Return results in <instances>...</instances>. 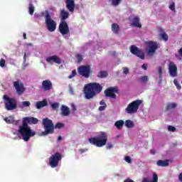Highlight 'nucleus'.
I'll return each mask as SVG.
<instances>
[{
  "mask_svg": "<svg viewBox=\"0 0 182 182\" xmlns=\"http://www.w3.org/2000/svg\"><path fill=\"white\" fill-rule=\"evenodd\" d=\"M39 119L33 117H25L23 118L22 124L18 127V133L21 136L24 141H29L31 137L36 135L28 124H38Z\"/></svg>",
  "mask_w": 182,
  "mask_h": 182,
  "instance_id": "nucleus-1",
  "label": "nucleus"
},
{
  "mask_svg": "<svg viewBox=\"0 0 182 182\" xmlns=\"http://www.w3.org/2000/svg\"><path fill=\"white\" fill-rule=\"evenodd\" d=\"M103 90V87L97 82H90L85 85L84 95L85 99L90 100L95 96H97Z\"/></svg>",
  "mask_w": 182,
  "mask_h": 182,
  "instance_id": "nucleus-2",
  "label": "nucleus"
},
{
  "mask_svg": "<svg viewBox=\"0 0 182 182\" xmlns=\"http://www.w3.org/2000/svg\"><path fill=\"white\" fill-rule=\"evenodd\" d=\"M43 125L44 127V132L41 133V136H48V134H53L55 133V129H63L65 127V124L61 122H58L55 125L53 124L52 119L46 117L43 119Z\"/></svg>",
  "mask_w": 182,
  "mask_h": 182,
  "instance_id": "nucleus-3",
  "label": "nucleus"
},
{
  "mask_svg": "<svg viewBox=\"0 0 182 182\" xmlns=\"http://www.w3.org/2000/svg\"><path fill=\"white\" fill-rule=\"evenodd\" d=\"M42 16L45 18V24L47 28L48 32H55L56 31V21L52 19V16H50V13L49 11L46 10L41 12Z\"/></svg>",
  "mask_w": 182,
  "mask_h": 182,
  "instance_id": "nucleus-4",
  "label": "nucleus"
},
{
  "mask_svg": "<svg viewBox=\"0 0 182 182\" xmlns=\"http://www.w3.org/2000/svg\"><path fill=\"white\" fill-rule=\"evenodd\" d=\"M90 144H93L97 147H103L107 143V135L105 132H102L98 136L88 139Z\"/></svg>",
  "mask_w": 182,
  "mask_h": 182,
  "instance_id": "nucleus-5",
  "label": "nucleus"
},
{
  "mask_svg": "<svg viewBox=\"0 0 182 182\" xmlns=\"http://www.w3.org/2000/svg\"><path fill=\"white\" fill-rule=\"evenodd\" d=\"M4 106L6 110H15L18 107V104L15 98L9 97L8 95L3 96Z\"/></svg>",
  "mask_w": 182,
  "mask_h": 182,
  "instance_id": "nucleus-6",
  "label": "nucleus"
},
{
  "mask_svg": "<svg viewBox=\"0 0 182 182\" xmlns=\"http://www.w3.org/2000/svg\"><path fill=\"white\" fill-rule=\"evenodd\" d=\"M60 160H62V155L59 152H55L49 158L48 164L52 168H55L59 166Z\"/></svg>",
  "mask_w": 182,
  "mask_h": 182,
  "instance_id": "nucleus-7",
  "label": "nucleus"
},
{
  "mask_svg": "<svg viewBox=\"0 0 182 182\" xmlns=\"http://www.w3.org/2000/svg\"><path fill=\"white\" fill-rule=\"evenodd\" d=\"M142 101L141 100H136L131 102L127 107L126 108L127 113L129 114H132L133 113H137V110H139V107L141 105Z\"/></svg>",
  "mask_w": 182,
  "mask_h": 182,
  "instance_id": "nucleus-8",
  "label": "nucleus"
},
{
  "mask_svg": "<svg viewBox=\"0 0 182 182\" xmlns=\"http://www.w3.org/2000/svg\"><path fill=\"white\" fill-rule=\"evenodd\" d=\"M77 71L80 76L85 77V79H89L90 77V73H92V70H90V65H81L78 67Z\"/></svg>",
  "mask_w": 182,
  "mask_h": 182,
  "instance_id": "nucleus-9",
  "label": "nucleus"
},
{
  "mask_svg": "<svg viewBox=\"0 0 182 182\" xmlns=\"http://www.w3.org/2000/svg\"><path fill=\"white\" fill-rule=\"evenodd\" d=\"M13 86L16 89V92L18 96H22V95L25 93V90H26L25 85L21 80L14 81L13 82Z\"/></svg>",
  "mask_w": 182,
  "mask_h": 182,
  "instance_id": "nucleus-10",
  "label": "nucleus"
},
{
  "mask_svg": "<svg viewBox=\"0 0 182 182\" xmlns=\"http://www.w3.org/2000/svg\"><path fill=\"white\" fill-rule=\"evenodd\" d=\"M129 50L132 55H134L135 56H137V58H139L142 60L144 59V52H143V50L139 49L137 48V46L132 45L129 48Z\"/></svg>",
  "mask_w": 182,
  "mask_h": 182,
  "instance_id": "nucleus-11",
  "label": "nucleus"
},
{
  "mask_svg": "<svg viewBox=\"0 0 182 182\" xmlns=\"http://www.w3.org/2000/svg\"><path fill=\"white\" fill-rule=\"evenodd\" d=\"M58 30L60 33L65 36V35H69L70 33V30H69V26L66 21H60L58 26Z\"/></svg>",
  "mask_w": 182,
  "mask_h": 182,
  "instance_id": "nucleus-12",
  "label": "nucleus"
},
{
  "mask_svg": "<svg viewBox=\"0 0 182 182\" xmlns=\"http://www.w3.org/2000/svg\"><path fill=\"white\" fill-rule=\"evenodd\" d=\"M147 45L149 48L147 54L154 55V53H156V50L159 48V43L156 41H151L147 43Z\"/></svg>",
  "mask_w": 182,
  "mask_h": 182,
  "instance_id": "nucleus-13",
  "label": "nucleus"
},
{
  "mask_svg": "<svg viewBox=\"0 0 182 182\" xmlns=\"http://www.w3.org/2000/svg\"><path fill=\"white\" fill-rule=\"evenodd\" d=\"M114 93H117V88L116 87H109L105 91L106 97H111L112 99H116V94Z\"/></svg>",
  "mask_w": 182,
  "mask_h": 182,
  "instance_id": "nucleus-14",
  "label": "nucleus"
},
{
  "mask_svg": "<svg viewBox=\"0 0 182 182\" xmlns=\"http://www.w3.org/2000/svg\"><path fill=\"white\" fill-rule=\"evenodd\" d=\"M65 2L66 4L65 8L69 11V12H71L73 14L75 12V0H65Z\"/></svg>",
  "mask_w": 182,
  "mask_h": 182,
  "instance_id": "nucleus-15",
  "label": "nucleus"
},
{
  "mask_svg": "<svg viewBox=\"0 0 182 182\" xmlns=\"http://www.w3.org/2000/svg\"><path fill=\"white\" fill-rule=\"evenodd\" d=\"M46 60L48 63H52V62H53L54 63H57L58 65H60V63H62V60L60 59L59 57H58V55H52L48 57Z\"/></svg>",
  "mask_w": 182,
  "mask_h": 182,
  "instance_id": "nucleus-16",
  "label": "nucleus"
},
{
  "mask_svg": "<svg viewBox=\"0 0 182 182\" xmlns=\"http://www.w3.org/2000/svg\"><path fill=\"white\" fill-rule=\"evenodd\" d=\"M169 74L172 77L177 76V66L173 62L169 63Z\"/></svg>",
  "mask_w": 182,
  "mask_h": 182,
  "instance_id": "nucleus-17",
  "label": "nucleus"
},
{
  "mask_svg": "<svg viewBox=\"0 0 182 182\" xmlns=\"http://www.w3.org/2000/svg\"><path fill=\"white\" fill-rule=\"evenodd\" d=\"M42 87L43 90H50L53 87L50 80H46L42 82Z\"/></svg>",
  "mask_w": 182,
  "mask_h": 182,
  "instance_id": "nucleus-18",
  "label": "nucleus"
},
{
  "mask_svg": "<svg viewBox=\"0 0 182 182\" xmlns=\"http://www.w3.org/2000/svg\"><path fill=\"white\" fill-rule=\"evenodd\" d=\"M69 12L66 11L65 9H61L60 11V18L61 19L60 22H66V19L69 18Z\"/></svg>",
  "mask_w": 182,
  "mask_h": 182,
  "instance_id": "nucleus-19",
  "label": "nucleus"
},
{
  "mask_svg": "<svg viewBox=\"0 0 182 182\" xmlns=\"http://www.w3.org/2000/svg\"><path fill=\"white\" fill-rule=\"evenodd\" d=\"M131 26H134L135 28H141V24L140 23V18L139 16H134L132 19Z\"/></svg>",
  "mask_w": 182,
  "mask_h": 182,
  "instance_id": "nucleus-20",
  "label": "nucleus"
},
{
  "mask_svg": "<svg viewBox=\"0 0 182 182\" xmlns=\"http://www.w3.org/2000/svg\"><path fill=\"white\" fill-rule=\"evenodd\" d=\"M61 116L68 117L70 114V109L66 105H61Z\"/></svg>",
  "mask_w": 182,
  "mask_h": 182,
  "instance_id": "nucleus-21",
  "label": "nucleus"
},
{
  "mask_svg": "<svg viewBox=\"0 0 182 182\" xmlns=\"http://www.w3.org/2000/svg\"><path fill=\"white\" fill-rule=\"evenodd\" d=\"M141 182H159V176L156 173H154L152 181H150L149 178H143Z\"/></svg>",
  "mask_w": 182,
  "mask_h": 182,
  "instance_id": "nucleus-22",
  "label": "nucleus"
},
{
  "mask_svg": "<svg viewBox=\"0 0 182 182\" xmlns=\"http://www.w3.org/2000/svg\"><path fill=\"white\" fill-rule=\"evenodd\" d=\"M46 106H48V101L46 100L39 101L36 103V109H42V107H45Z\"/></svg>",
  "mask_w": 182,
  "mask_h": 182,
  "instance_id": "nucleus-23",
  "label": "nucleus"
},
{
  "mask_svg": "<svg viewBox=\"0 0 182 182\" xmlns=\"http://www.w3.org/2000/svg\"><path fill=\"white\" fill-rule=\"evenodd\" d=\"M170 163V161L168 159L166 160H159L156 162L157 166L159 167H167Z\"/></svg>",
  "mask_w": 182,
  "mask_h": 182,
  "instance_id": "nucleus-24",
  "label": "nucleus"
},
{
  "mask_svg": "<svg viewBox=\"0 0 182 182\" xmlns=\"http://www.w3.org/2000/svg\"><path fill=\"white\" fill-rule=\"evenodd\" d=\"M114 126L118 130H122V129H123V126H124V121L122 119L118 120L114 123Z\"/></svg>",
  "mask_w": 182,
  "mask_h": 182,
  "instance_id": "nucleus-25",
  "label": "nucleus"
},
{
  "mask_svg": "<svg viewBox=\"0 0 182 182\" xmlns=\"http://www.w3.org/2000/svg\"><path fill=\"white\" fill-rule=\"evenodd\" d=\"M108 73H107V71L105 70H101L98 73V74L97 75V77H99L100 79H105V77H107L108 76Z\"/></svg>",
  "mask_w": 182,
  "mask_h": 182,
  "instance_id": "nucleus-26",
  "label": "nucleus"
},
{
  "mask_svg": "<svg viewBox=\"0 0 182 182\" xmlns=\"http://www.w3.org/2000/svg\"><path fill=\"white\" fill-rule=\"evenodd\" d=\"M112 31L114 33H119V31H120V27L117 23H113L112 25Z\"/></svg>",
  "mask_w": 182,
  "mask_h": 182,
  "instance_id": "nucleus-27",
  "label": "nucleus"
},
{
  "mask_svg": "<svg viewBox=\"0 0 182 182\" xmlns=\"http://www.w3.org/2000/svg\"><path fill=\"white\" fill-rule=\"evenodd\" d=\"M125 126L128 129H132V127H134V122L130 119H127L125 121Z\"/></svg>",
  "mask_w": 182,
  "mask_h": 182,
  "instance_id": "nucleus-28",
  "label": "nucleus"
},
{
  "mask_svg": "<svg viewBox=\"0 0 182 182\" xmlns=\"http://www.w3.org/2000/svg\"><path fill=\"white\" fill-rule=\"evenodd\" d=\"M60 106V104L59 102H53L50 104V107L53 111L55 110L58 111Z\"/></svg>",
  "mask_w": 182,
  "mask_h": 182,
  "instance_id": "nucleus-29",
  "label": "nucleus"
},
{
  "mask_svg": "<svg viewBox=\"0 0 182 182\" xmlns=\"http://www.w3.org/2000/svg\"><path fill=\"white\" fill-rule=\"evenodd\" d=\"M159 38L164 41L165 42H167L168 41V35L166 33V32H163L162 33L159 34Z\"/></svg>",
  "mask_w": 182,
  "mask_h": 182,
  "instance_id": "nucleus-30",
  "label": "nucleus"
},
{
  "mask_svg": "<svg viewBox=\"0 0 182 182\" xmlns=\"http://www.w3.org/2000/svg\"><path fill=\"white\" fill-rule=\"evenodd\" d=\"M31 107V102L29 101H23L21 103L20 107L23 109V107Z\"/></svg>",
  "mask_w": 182,
  "mask_h": 182,
  "instance_id": "nucleus-31",
  "label": "nucleus"
},
{
  "mask_svg": "<svg viewBox=\"0 0 182 182\" xmlns=\"http://www.w3.org/2000/svg\"><path fill=\"white\" fill-rule=\"evenodd\" d=\"M109 2H111L112 6H119L120 4L122 3V0H108Z\"/></svg>",
  "mask_w": 182,
  "mask_h": 182,
  "instance_id": "nucleus-32",
  "label": "nucleus"
},
{
  "mask_svg": "<svg viewBox=\"0 0 182 182\" xmlns=\"http://www.w3.org/2000/svg\"><path fill=\"white\" fill-rule=\"evenodd\" d=\"M14 117L12 116L4 118V122H6V123H7L8 124H12V123H14Z\"/></svg>",
  "mask_w": 182,
  "mask_h": 182,
  "instance_id": "nucleus-33",
  "label": "nucleus"
},
{
  "mask_svg": "<svg viewBox=\"0 0 182 182\" xmlns=\"http://www.w3.org/2000/svg\"><path fill=\"white\" fill-rule=\"evenodd\" d=\"M175 107H177V104L169 103L166 105V110H170V109H175Z\"/></svg>",
  "mask_w": 182,
  "mask_h": 182,
  "instance_id": "nucleus-34",
  "label": "nucleus"
},
{
  "mask_svg": "<svg viewBox=\"0 0 182 182\" xmlns=\"http://www.w3.org/2000/svg\"><path fill=\"white\" fill-rule=\"evenodd\" d=\"M28 12L30 15H33V12H35V6H33V4H29Z\"/></svg>",
  "mask_w": 182,
  "mask_h": 182,
  "instance_id": "nucleus-35",
  "label": "nucleus"
},
{
  "mask_svg": "<svg viewBox=\"0 0 182 182\" xmlns=\"http://www.w3.org/2000/svg\"><path fill=\"white\" fill-rule=\"evenodd\" d=\"M75 58L77 59V63H81L82 60H83V55L80 54H76Z\"/></svg>",
  "mask_w": 182,
  "mask_h": 182,
  "instance_id": "nucleus-36",
  "label": "nucleus"
},
{
  "mask_svg": "<svg viewBox=\"0 0 182 182\" xmlns=\"http://www.w3.org/2000/svg\"><path fill=\"white\" fill-rule=\"evenodd\" d=\"M140 82H141L142 83H146V82L149 81V77H147V75H144L142 76L139 78Z\"/></svg>",
  "mask_w": 182,
  "mask_h": 182,
  "instance_id": "nucleus-37",
  "label": "nucleus"
},
{
  "mask_svg": "<svg viewBox=\"0 0 182 182\" xmlns=\"http://www.w3.org/2000/svg\"><path fill=\"white\" fill-rule=\"evenodd\" d=\"M173 83H174L175 86H176V88L178 89V90H181V85H180V83H178V80L175 79L173 80Z\"/></svg>",
  "mask_w": 182,
  "mask_h": 182,
  "instance_id": "nucleus-38",
  "label": "nucleus"
},
{
  "mask_svg": "<svg viewBox=\"0 0 182 182\" xmlns=\"http://www.w3.org/2000/svg\"><path fill=\"white\" fill-rule=\"evenodd\" d=\"M168 132H176V127H173V126H171V125H169V126L168 127Z\"/></svg>",
  "mask_w": 182,
  "mask_h": 182,
  "instance_id": "nucleus-39",
  "label": "nucleus"
},
{
  "mask_svg": "<svg viewBox=\"0 0 182 182\" xmlns=\"http://www.w3.org/2000/svg\"><path fill=\"white\" fill-rule=\"evenodd\" d=\"M169 9L171 11H176V4L174 3H171L169 6Z\"/></svg>",
  "mask_w": 182,
  "mask_h": 182,
  "instance_id": "nucleus-40",
  "label": "nucleus"
},
{
  "mask_svg": "<svg viewBox=\"0 0 182 182\" xmlns=\"http://www.w3.org/2000/svg\"><path fill=\"white\" fill-rule=\"evenodd\" d=\"M77 75V73H76V70H73L72 71V75H69V79H72V77H75V76H76Z\"/></svg>",
  "mask_w": 182,
  "mask_h": 182,
  "instance_id": "nucleus-41",
  "label": "nucleus"
},
{
  "mask_svg": "<svg viewBox=\"0 0 182 182\" xmlns=\"http://www.w3.org/2000/svg\"><path fill=\"white\" fill-rule=\"evenodd\" d=\"M106 107H107V105H102L99 107L98 110L100 112H103V110H106Z\"/></svg>",
  "mask_w": 182,
  "mask_h": 182,
  "instance_id": "nucleus-42",
  "label": "nucleus"
},
{
  "mask_svg": "<svg viewBox=\"0 0 182 182\" xmlns=\"http://www.w3.org/2000/svg\"><path fill=\"white\" fill-rule=\"evenodd\" d=\"M0 66L1 68L5 67V60H4V58H1L0 60Z\"/></svg>",
  "mask_w": 182,
  "mask_h": 182,
  "instance_id": "nucleus-43",
  "label": "nucleus"
},
{
  "mask_svg": "<svg viewBox=\"0 0 182 182\" xmlns=\"http://www.w3.org/2000/svg\"><path fill=\"white\" fill-rule=\"evenodd\" d=\"M122 69H123L124 74V75H128V73H129V68L124 67Z\"/></svg>",
  "mask_w": 182,
  "mask_h": 182,
  "instance_id": "nucleus-44",
  "label": "nucleus"
},
{
  "mask_svg": "<svg viewBox=\"0 0 182 182\" xmlns=\"http://www.w3.org/2000/svg\"><path fill=\"white\" fill-rule=\"evenodd\" d=\"M124 160L127 161V163H132V159L130 156H125Z\"/></svg>",
  "mask_w": 182,
  "mask_h": 182,
  "instance_id": "nucleus-45",
  "label": "nucleus"
},
{
  "mask_svg": "<svg viewBox=\"0 0 182 182\" xmlns=\"http://www.w3.org/2000/svg\"><path fill=\"white\" fill-rule=\"evenodd\" d=\"M160 80L158 82L159 85H161V82L163 80V74H159Z\"/></svg>",
  "mask_w": 182,
  "mask_h": 182,
  "instance_id": "nucleus-46",
  "label": "nucleus"
},
{
  "mask_svg": "<svg viewBox=\"0 0 182 182\" xmlns=\"http://www.w3.org/2000/svg\"><path fill=\"white\" fill-rule=\"evenodd\" d=\"M163 68L162 67H159L158 68V72L159 73V75H163Z\"/></svg>",
  "mask_w": 182,
  "mask_h": 182,
  "instance_id": "nucleus-47",
  "label": "nucleus"
},
{
  "mask_svg": "<svg viewBox=\"0 0 182 182\" xmlns=\"http://www.w3.org/2000/svg\"><path fill=\"white\" fill-rule=\"evenodd\" d=\"M100 105H101L102 106H107V105H106V102H105V100H102L100 102Z\"/></svg>",
  "mask_w": 182,
  "mask_h": 182,
  "instance_id": "nucleus-48",
  "label": "nucleus"
},
{
  "mask_svg": "<svg viewBox=\"0 0 182 182\" xmlns=\"http://www.w3.org/2000/svg\"><path fill=\"white\" fill-rule=\"evenodd\" d=\"M79 151L81 154H83V153H86V151H87V149H81L79 150Z\"/></svg>",
  "mask_w": 182,
  "mask_h": 182,
  "instance_id": "nucleus-49",
  "label": "nucleus"
},
{
  "mask_svg": "<svg viewBox=\"0 0 182 182\" xmlns=\"http://www.w3.org/2000/svg\"><path fill=\"white\" fill-rule=\"evenodd\" d=\"M71 107L73 109V112H76V110H77V109L76 108V105H75L74 104L71 105Z\"/></svg>",
  "mask_w": 182,
  "mask_h": 182,
  "instance_id": "nucleus-50",
  "label": "nucleus"
},
{
  "mask_svg": "<svg viewBox=\"0 0 182 182\" xmlns=\"http://www.w3.org/2000/svg\"><path fill=\"white\" fill-rule=\"evenodd\" d=\"M141 68L144 69V70H147V64H143Z\"/></svg>",
  "mask_w": 182,
  "mask_h": 182,
  "instance_id": "nucleus-51",
  "label": "nucleus"
},
{
  "mask_svg": "<svg viewBox=\"0 0 182 182\" xmlns=\"http://www.w3.org/2000/svg\"><path fill=\"white\" fill-rule=\"evenodd\" d=\"M113 147V144H112L111 143H108L107 144V149H112Z\"/></svg>",
  "mask_w": 182,
  "mask_h": 182,
  "instance_id": "nucleus-52",
  "label": "nucleus"
},
{
  "mask_svg": "<svg viewBox=\"0 0 182 182\" xmlns=\"http://www.w3.org/2000/svg\"><path fill=\"white\" fill-rule=\"evenodd\" d=\"M124 182H134V181L130 179L129 178H127L124 181Z\"/></svg>",
  "mask_w": 182,
  "mask_h": 182,
  "instance_id": "nucleus-53",
  "label": "nucleus"
},
{
  "mask_svg": "<svg viewBox=\"0 0 182 182\" xmlns=\"http://www.w3.org/2000/svg\"><path fill=\"white\" fill-rule=\"evenodd\" d=\"M178 180L182 182V172L178 176Z\"/></svg>",
  "mask_w": 182,
  "mask_h": 182,
  "instance_id": "nucleus-54",
  "label": "nucleus"
},
{
  "mask_svg": "<svg viewBox=\"0 0 182 182\" xmlns=\"http://www.w3.org/2000/svg\"><path fill=\"white\" fill-rule=\"evenodd\" d=\"M151 154H156V151L154 149H151Z\"/></svg>",
  "mask_w": 182,
  "mask_h": 182,
  "instance_id": "nucleus-55",
  "label": "nucleus"
},
{
  "mask_svg": "<svg viewBox=\"0 0 182 182\" xmlns=\"http://www.w3.org/2000/svg\"><path fill=\"white\" fill-rule=\"evenodd\" d=\"M23 60H24V62H26V53H25L23 55Z\"/></svg>",
  "mask_w": 182,
  "mask_h": 182,
  "instance_id": "nucleus-56",
  "label": "nucleus"
},
{
  "mask_svg": "<svg viewBox=\"0 0 182 182\" xmlns=\"http://www.w3.org/2000/svg\"><path fill=\"white\" fill-rule=\"evenodd\" d=\"M23 39H26V33H23Z\"/></svg>",
  "mask_w": 182,
  "mask_h": 182,
  "instance_id": "nucleus-57",
  "label": "nucleus"
},
{
  "mask_svg": "<svg viewBox=\"0 0 182 182\" xmlns=\"http://www.w3.org/2000/svg\"><path fill=\"white\" fill-rule=\"evenodd\" d=\"M58 141L62 140V136H59L58 138Z\"/></svg>",
  "mask_w": 182,
  "mask_h": 182,
  "instance_id": "nucleus-58",
  "label": "nucleus"
},
{
  "mask_svg": "<svg viewBox=\"0 0 182 182\" xmlns=\"http://www.w3.org/2000/svg\"><path fill=\"white\" fill-rule=\"evenodd\" d=\"M19 122V120L16 121V124H18V122Z\"/></svg>",
  "mask_w": 182,
  "mask_h": 182,
  "instance_id": "nucleus-59",
  "label": "nucleus"
},
{
  "mask_svg": "<svg viewBox=\"0 0 182 182\" xmlns=\"http://www.w3.org/2000/svg\"><path fill=\"white\" fill-rule=\"evenodd\" d=\"M29 46H32V43H28Z\"/></svg>",
  "mask_w": 182,
  "mask_h": 182,
  "instance_id": "nucleus-60",
  "label": "nucleus"
}]
</instances>
